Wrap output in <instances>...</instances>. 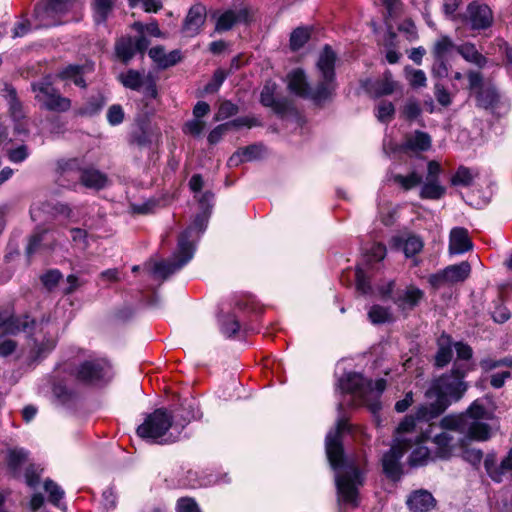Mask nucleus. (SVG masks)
Segmentation results:
<instances>
[{
  "label": "nucleus",
  "mask_w": 512,
  "mask_h": 512,
  "mask_svg": "<svg viewBox=\"0 0 512 512\" xmlns=\"http://www.w3.org/2000/svg\"><path fill=\"white\" fill-rule=\"evenodd\" d=\"M204 128H205V122L202 121L201 119L194 118L193 120L188 121L184 125L183 130L186 134H190L193 136H199L203 132Z\"/></svg>",
  "instance_id": "nucleus-56"
},
{
  "label": "nucleus",
  "mask_w": 512,
  "mask_h": 512,
  "mask_svg": "<svg viewBox=\"0 0 512 512\" xmlns=\"http://www.w3.org/2000/svg\"><path fill=\"white\" fill-rule=\"evenodd\" d=\"M368 317L373 324H382L392 320V313L388 308L374 305L370 308Z\"/></svg>",
  "instance_id": "nucleus-41"
},
{
  "label": "nucleus",
  "mask_w": 512,
  "mask_h": 512,
  "mask_svg": "<svg viewBox=\"0 0 512 512\" xmlns=\"http://www.w3.org/2000/svg\"><path fill=\"white\" fill-rule=\"evenodd\" d=\"M115 49L118 58L127 63L135 54L134 39L131 37L120 39Z\"/></svg>",
  "instance_id": "nucleus-36"
},
{
  "label": "nucleus",
  "mask_w": 512,
  "mask_h": 512,
  "mask_svg": "<svg viewBox=\"0 0 512 512\" xmlns=\"http://www.w3.org/2000/svg\"><path fill=\"white\" fill-rule=\"evenodd\" d=\"M149 56L160 68H168L181 60V53L179 50H173L166 53L162 46L151 48L149 50Z\"/></svg>",
  "instance_id": "nucleus-26"
},
{
  "label": "nucleus",
  "mask_w": 512,
  "mask_h": 512,
  "mask_svg": "<svg viewBox=\"0 0 512 512\" xmlns=\"http://www.w3.org/2000/svg\"><path fill=\"white\" fill-rule=\"evenodd\" d=\"M238 112V107L230 101L221 103L218 112L215 115V120L220 121L227 119Z\"/></svg>",
  "instance_id": "nucleus-52"
},
{
  "label": "nucleus",
  "mask_w": 512,
  "mask_h": 512,
  "mask_svg": "<svg viewBox=\"0 0 512 512\" xmlns=\"http://www.w3.org/2000/svg\"><path fill=\"white\" fill-rule=\"evenodd\" d=\"M74 5V0H46V4L37 5L34 12L39 26L49 27L60 24L59 18L70 11Z\"/></svg>",
  "instance_id": "nucleus-12"
},
{
  "label": "nucleus",
  "mask_w": 512,
  "mask_h": 512,
  "mask_svg": "<svg viewBox=\"0 0 512 512\" xmlns=\"http://www.w3.org/2000/svg\"><path fill=\"white\" fill-rule=\"evenodd\" d=\"M104 101L101 96L90 98L85 105L75 111L79 116H93L103 107Z\"/></svg>",
  "instance_id": "nucleus-39"
},
{
  "label": "nucleus",
  "mask_w": 512,
  "mask_h": 512,
  "mask_svg": "<svg viewBox=\"0 0 512 512\" xmlns=\"http://www.w3.org/2000/svg\"><path fill=\"white\" fill-rule=\"evenodd\" d=\"M481 367L485 370H492L499 366H512V358H504L501 360L484 359L480 363Z\"/></svg>",
  "instance_id": "nucleus-59"
},
{
  "label": "nucleus",
  "mask_w": 512,
  "mask_h": 512,
  "mask_svg": "<svg viewBox=\"0 0 512 512\" xmlns=\"http://www.w3.org/2000/svg\"><path fill=\"white\" fill-rule=\"evenodd\" d=\"M141 438L151 439L158 443H172L179 439L174 430L172 416L165 409H156L149 414L145 421L137 428Z\"/></svg>",
  "instance_id": "nucleus-9"
},
{
  "label": "nucleus",
  "mask_w": 512,
  "mask_h": 512,
  "mask_svg": "<svg viewBox=\"0 0 512 512\" xmlns=\"http://www.w3.org/2000/svg\"><path fill=\"white\" fill-rule=\"evenodd\" d=\"M420 113L421 108L419 104L412 100L408 101L403 108V114L409 120L416 119Z\"/></svg>",
  "instance_id": "nucleus-58"
},
{
  "label": "nucleus",
  "mask_w": 512,
  "mask_h": 512,
  "mask_svg": "<svg viewBox=\"0 0 512 512\" xmlns=\"http://www.w3.org/2000/svg\"><path fill=\"white\" fill-rule=\"evenodd\" d=\"M28 155L29 152L25 145H21L9 151V159L15 163L24 161L28 157Z\"/></svg>",
  "instance_id": "nucleus-60"
},
{
  "label": "nucleus",
  "mask_w": 512,
  "mask_h": 512,
  "mask_svg": "<svg viewBox=\"0 0 512 512\" xmlns=\"http://www.w3.org/2000/svg\"><path fill=\"white\" fill-rule=\"evenodd\" d=\"M463 451L462 458L473 466H478L483 458V453L480 449L465 448L462 443Z\"/></svg>",
  "instance_id": "nucleus-51"
},
{
  "label": "nucleus",
  "mask_w": 512,
  "mask_h": 512,
  "mask_svg": "<svg viewBox=\"0 0 512 512\" xmlns=\"http://www.w3.org/2000/svg\"><path fill=\"white\" fill-rule=\"evenodd\" d=\"M490 412L480 400H475L464 414L448 415L441 419V426L459 430V434L470 440L486 441L490 438V427L483 420L489 419Z\"/></svg>",
  "instance_id": "nucleus-5"
},
{
  "label": "nucleus",
  "mask_w": 512,
  "mask_h": 512,
  "mask_svg": "<svg viewBox=\"0 0 512 512\" xmlns=\"http://www.w3.org/2000/svg\"><path fill=\"white\" fill-rule=\"evenodd\" d=\"M459 17L463 22L468 23L473 30L487 29L493 23L492 10L487 5L477 2H471L467 6L465 14Z\"/></svg>",
  "instance_id": "nucleus-16"
},
{
  "label": "nucleus",
  "mask_w": 512,
  "mask_h": 512,
  "mask_svg": "<svg viewBox=\"0 0 512 512\" xmlns=\"http://www.w3.org/2000/svg\"><path fill=\"white\" fill-rule=\"evenodd\" d=\"M26 459L27 452L24 449L10 450L8 454V466L14 473H16Z\"/></svg>",
  "instance_id": "nucleus-45"
},
{
  "label": "nucleus",
  "mask_w": 512,
  "mask_h": 512,
  "mask_svg": "<svg viewBox=\"0 0 512 512\" xmlns=\"http://www.w3.org/2000/svg\"><path fill=\"white\" fill-rule=\"evenodd\" d=\"M391 245L395 249L403 250L406 257H412L421 252L424 243L423 240L414 234L403 233L394 236L391 240Z\"/></svg>",
  "instance_id": "nucleus-21"
},
{
  "label": "nucleus",
  "mask_w": 512,
  "mask_h": 512,
  "mask_svg": "<svg viewBox=\"0 0 512 512\" xmlns=\"http://www.w3.org/2000/svg\"><path fill=\"white\" fill-rule=\"evenodd\" d=\"M75 375L80 382L98 385L109 381L111 368L105 359L90 358L78 365Z\"/></svg>",
  "instance_id": "nucleus-11"
},
{
  "label": "nucleus",
  "mask_w": 512,
  "mask_h": 512,
  "mask_svg": "<svg viewBox=\"0 0 512 512\" xmlns=\"http://www.w3.org/2000/svg\"><path fill=\"white\" fill-rule=\"evenodd\" d=\"M423 296L421 289L411 285L397 291L394 302L402 310H411L419 304Z\"/></svg>",
  "instance_id": "nucleus-23"
},
{
  "label": "nucleus",
  "mask_w": 512,
  "mask_h": 512,
  "mask_svg": "<svg viewBox=\"0 0 512 512\" xmlns=\"http://www.w3.org/2000/svg\"><path fill=\"white\" fill-rule=\"evenodd\" d=\"M181 412L180 416L182 418V422L174 425V430H176L178 434L181 433L186 424L200 416L197 403L193 399H186L181 404Z\"/></svg>",
  "instance_id": "nucleus-33"
},
{
  "label": "nucleus",
  "mask_w": 512,
  "mask_h": 512,
  "mask_svg": "<svg viewBox=\"0 0 512 512\" xmlns=\"http://www.w3.org/2000/svg\"><path fill=\"white\" fill-rule=\"evenodd\" d=\"M114 7V0H94L92 4L94 21L104 23Z\"/></svg>",
  "instance_id": "nucleus-35"
},
{
  "label": "nucleus",
  "mask_w": 512,
  "mask_h": 512,
  "mask_svg": "<svg viewBox=\"0 0 512 512\" xmlns=\"http://www.w3.org/2000/svg\"><path fill=\"white\" fill-rule=\"evenodd\" d=\"M348 428L344 419H339L336 428L326 436V454L331 467L336 470L335 484L339 509L359 505L358 489L363 480L359 468L353 461H344L341 434Z\"/></svg>",
  "instance_id": "nucleus-1"
},
{
  "label": "nucleus",
  "mask_w": 512,
  "mask_h": 512,
  "mask_svg": "<svg viewBox=\"0 0 512 512\" xmlns=\"http://www.w3.org/2000/svg\"><path fill=\"white\" fill-rule=\"evenodd\" d=\"M386 256V247L381 243H375L371 246L366 254L367 262H379L382 261Z\"/></svg>",
  "instance_id": "nucleus-50"
},
{
  "label": "nucleus",
  "mask_w": 512,
  "mask_h": 512,
  "mask_svg": "<svg viewBox=\"0 0 512 512\" xmlns=\"http://www.w3.org/2000/svg\"><path fill=\"white\" fill-rule=\"evenodd\" d=\"M78 181L87 188L101 189L106 185L107 178L98 170L85 167L81 172Z\"/></svg>",
  "instance_id": "nucleus-30"
},
{
  "label": "nucleus",
  "mask_w": 512,
  "mask_h": 512,
  "mask_svg": "<svg viewBox=\"0 0 512 512\" xmlns=\"http://www.w3.org/2000/svg\"><path fill=\"white\" fill-rule=\"evenodd\" d=\"M84 73V66L69 65L58 73V77L65 82H72L78 87L85 88Z\"/></svg>",
  "instance_id": "nucleus-32"
},
{
  "label": "nucleus",
  "mask_w": 512,
  "mask_h": 512,
  "mask_svg": "<svg viewBox=\"0 0 512 512\" xmlns=\"http://www.w3.org/2000/svg\"><path fill=\"white\" fill-rule=\"evenodd\" d=\"M221 329L225 335L230 337L238 332L240 324L234 316L228 315L222 320Z\"/></svg>",
  "instance_id": "nucleus-53"
},
{
  "label": "nucleus",
  "mask_w": 512,
  "mask_h": 512,
  "mask_svg": "<svg viewBox=\"0 0 512 512\" xmlns=\"http://www.w3.org/2000/svg\"><path fill=\"white\" fill-rule=\"evenodd\" d=\"M409 509L413 512H427L435 505L432 494L425 490L414 492L407 500Z\"/></svg>",
  "instance_id": "nucleus-27"
},
{
  "label": "nucleus",
  "mask_w": 512,
  "mask_h": 512,
  "mask_svg": "<svg viewBox=\"0 0 512 512\" xmlns=\"http://www.w3.org/2000/svg\"><path fill=\"white\" fill-rule=\"evenodd\" d=\"M207 218L204 215H198L193 223L179 236L176 252L173 254L171 261L154 262L148 264L149 272L156 278L165 280L171 274H174L186 265L194 255V245L189 240L193 232L201 233L205 230Z\"/></svg>",
  "instance_id": "nucleus-6"
},
{
  "label": "nucleus",
  "mask_w": 512,
  "mask_h": 512,
  "mask_svg": "<svg viewBox=\"0 0 512 512\" xmlns=\"http://www.w3.org/2000/svg\"><path fill=\"white\" fill-rule=\"evenodd\" d=\"M442 431L433 436L432 441L436 445V454L439 458H450L458 446L460 440H456L453 433H459V430L442 427Z\"/></svg>",
  "instance_id": "nucleus-17"
},
{
  "label": "nucleus",
  "mask_w": 512,
  "mask_h": 512,
  "mask_svg": "<svg viewBox=\"0 0 512 512\" xmlns=\"http://www.w3.org/2000/svg\"><path fill=\"white\" fill-rule=\"evenodd\" d=\"M124 119V111L120 105H112L107 112L108 122L115 126L122 123Z\"/></svg>",
  "instance_id": "nucleus-57"
},
{
  "label": "nucleus",
  "mask_w": 512,
  "mask_h": 512,
  "mask_svg": "<svg viewBox=\"0 0 512 512\" xmlns=\"http://www.w3.org/2000/svg\"><path fill=\"white\" fill-rule=\"evenodd\" d=\"M473 247L468 231L462 227H455L450 232L449 252L450 254H463Z\"/></svg>",
  "instance_id": "nucleus-24"
},
{
  "label": "nucleus",
  "mask_w": 512,
  "mask_h": 512,
  "mask_svg": "<svg viewBox=\"0 0 512 512\" xmlns=\"http://www.w3.org/2000/svg\"><path fill=\"white\" fill-rule=\"evenodd\" d=\"M337 56L330 46L326 45L319 54L317 69L319 82L315 88H310L306 76L301 69H296L287 75L288 89L295 95L322 102L329 99L336 89L335 62Z\"/></svg>",
  "instance_id": "nucleus-3"
},
{
  "label": "nucleus",
  "mask_w": 512,
  "mask_h": 512,
  "mask_svg": "<svg viewBox=\"0 0 512 512\" xmlns=\"http://www.w3.org/2000/svg\"><path fill=\"white\" fill-rule=\"evenodd\" d=\"M365 89L374 97L390 95L399 89V83L393 80L390 71H385L382 78L377 80H367L364 83Z\"/></svg>",
  "instance_id": "nucleus-19"
},
{
  "label": "nucleus",
  "mask_w": 512,
  "mask_h": 512,
  "mask_svg": "<svg viewBox=\"0 0 512 512\" xmlns=\"http://www.w3.org/2000/svg\"><path fill=\"white\" fill-rule=\"evenodd\" d=\"M492 318L497 323H504L510 318V312L504 305L499 304L494 308Z\"/></svg>",
  "instance_id": "nucleus-61"
},
{
  "label": "nucleus",
  "mask_w": 512,
  "mask_h": 512,
  "mask_svg": "<svg viewBox=\"0 0 512 512\" xmlns=\"http://www.w3.org/2000/svg\"><path fill=\"white\" fill-rule=\"evenodd\" d=\"M44 488L49 494V501L55 506H59V502L64 495V491L53 481L47 480Z\"/></svg>",
  "instance_id": "nucleus-49"
},
{
  "label": "nucleus",
  "mask_w": 512,
  "mask_h": 512,
  "mask_svg": "<svg viewBox=\"0 0 512 512\" xmlns=\"http://www.w3.org/2000/svg\"><path fill=\"white\" fill-rule=\"evenodd\" d=\"M85 168L83 159L67 158L57 161V173L64 181L77 182Z\"/></svg>",
  "instance_id": "nucleus-22"
},
{
  "label": "nucleus",
  "mask_w": 512,
  "mask_h": 512,
  "mask_svg": "<svg viewBox=\"0 0 512 512\" xmlns=\"http://www.w3.org/2000/svg\"><path fill=\"white\" fill-rule=\"evenodd\" d=\"M339 388L344 393H350L360 404L367 406L373 413L380 410V397L386 388V381L364 379L361 374L349 372L339 380Z\"/></svg>",
  "instance_id": "nucleus-8"
},
{
  "label": "nucleus",
  "mask_w": 512,
  "mask_h": 512,
  "mask_svg": "<svg viewBox=\"0 0 512 512\" xmlns=\"http://www.w3.org/2000/svg\"><path fill=\"white\" fill-rule=\"evenodd\" d=\"M476 177V173H474L471 169L460 166L456 173L451 178V184L453 186H470Z\"/></svg>",
  "instance_id": "nucleus-38"
},
{
  "label": "nucleus",
  "mask_w": 512,
  "mask_h": 512,
  "mask_svg": "<svg viewBox=\"0 0 512 512\" xmlns=\"http://www.w3.org/2000/svg\"><path fill=\"white\" fill-rule=\"evenodd\" d=\"M177 512H201L198 504L193 498L183 497L177 501Z\"/></svg>",
  "instance_id": "nucleus-54"
},
{
  "label": "nucleus",
  "mask_w": 512,
  "mask_h": 512,
  "mask_svg": "<svg viewBox=\"0 0 512 512\" xmlns=\"http://www.w3.org/2000/svg\"><path fill=\"white\" fill-rule=\"evenodd\" d=\"M393 181L399 184L404 190H410L422 182V176L416 171L404 176L397 174L393 176Z\"/></svg>",
  "instance_id": "nucleus-40"
},
{
  "label": "nucleus",
  "mask_w": 512,
  "mask_h": 512,
  "mask_svg": "<svg viewBox=\"0 0 512 512\" xmlns=\"http://www.w3.org/2000/svg\"><path fill=\"white\" fill-rule=\"evenodd\" d=\"M71 238L75 246L81 250H86L90 246V241L94 239L86 230L81 228H72L70 230Z\"/></svg>",
  "instance_id": "nucleus-42"
},
{
  "label": "nucleus",
  "mask_w": 512,
  "mask_h": 512,
  "mask_svg": "<svg viewBox=\"0 0 512 512\" xmlns=\"http://www.w3.org/2000/svg\"><path fill=\"white\" fill-rule=\"evenodd\" d=\"M457 46L450 37H439L432 48V55L434 57V64L432 73L439 78L448 76L449 65L448 60L454 51H457Z\"/></svg>",
  "instance_id": "nucleus-14"
},
{
  "label": "nucleus",
  "mask_w": 512,
  "mask_h": 512,
  "mask_svg": "<svg viewBox=\"0 0 512 512\" xmlns=\"http://www.w3.org/2000/svg\"><path fill=\"white\" fill-rule=\"evenodd\" d=\"M408 417L415 420L417 430L422 432L421 438L417 441H413L412 446L408 449V451L412 450L409 457V464L413 467L423 466L427 464L430 459L429 449L424 446L423 443L431 436V433L435 428V424L430 423V421L418 420L416 418V413L409 415Z\"/></svg>",
  "instance_id": "nucleus-13"
},
{
  "label": "nucleus",
  "mask_w": 512,
  "mask_h": 512,
  "mask_svg": "<svg viewBox=\"0 0 512 512\" xmlns=\"http://www.w3.org/2000/svg\"><path fill=\"white\" fill-rule=\"evenodd\" d=\"M61 278L62 274L58 270H50L42 275L41 281L48 290H52L57 286Z\"/></svg>",
  "instance_id": "nucleus-55"
},
{
  "label": "nucleus",
  "mask_w": 512,
  "mask_h": 512,
  "mask_svg": "<svg viewBox=\"0 0 512 512\" xmlns=\"http://www.w3.org/2000/svg\"><path fill=\"white\" fill-rule=\"evenodd\" d=\"M470 272V264L467 261H463L456 265H450L439 273L430 275L429 283L433 287L439 288L445 284L463 282L468 278Z\"/></svg>",
  "instance_id": "nucleus-15"
},
{
  "label": "nucleus",
  "mask_w": 512,
  "mask_h": 512,
  "mask_svg": "<svg viewBox=\"0 0 512 512\" xmlns=\"http://www.w3.org/2000/svg\"><path fill=\"white\" fill-rule=\"evenodd\" d=\"M478 105L483 108L492 107L498 101V93L494 88H482L477 91Z\"/></svg>",
  "instance_id": "nucleus-43"
},
{
  "label": "nucleus",
  "mask_w": 512,
  "mask_h": 512,
  "mask_svg": "<svg viewBox=\"0 0 512 512\" xmlns=\"http://www.w3.org/2000/svg\"><path fill=\"white\" fill-rule=\"evenodd\" d=\"M395 108L392 102L383 100L376 106V117L381 122H388L393 118Z\"/></svg>",
  "instance_id": "nucleus-44"
},
{
  "label": "nucleus",
  "mask_w": 512,
  "mask_h": 512,
  "mask_svg": "<svg viewBox=\"0 0 512 512\" xmlns=\"http://www.w3.org/2000/svg\"><path fill=\"white\" fill-rule=\"evenodd\" d=\"M250 17V10L246 7L227 10L218 17L215 29L218 32L230 30L236 23L249 22Z\"/></svg>",
  "instance_id": "nucleus-20"
},
{
  "label": "nucleus",
  "mask_w": 512,
  "mask_h": 512,
  "mask_svg": "<svg viewBox=\"0 0 512 512\" xmlns=\"http://www.w3.org/2000/svg\"><path fill=\"white\" fill-rule=\"evenodd\" d=\"M484 466L488 473V475L491 477V479L495 482H501L502 481V471H500V465L498 466L496 464V458L493 454H488L484 460Z\"/></svg>",
  "instance_id": "nucleus-46"
},
{
  "label": "nucleus",
  "mask_w": 512,
  "mask_h": 512,
  "mask_svg": "<svg viewBox=\"0 0 512 512\" xmlns=\"http://www.w3.org/2000/svg\"><path fill=\"white\" fill-rule=\"evenodd\" d=\"M277 85L272 81H267L260 94V102L262 105L273 109L276 113H282L287 108V103L283 99L275 97Z\"/></svg>",
  "instance_id": "nucleus-25"
},
{
  "label": "nucleus",
  "mask_w": 512,
  "mask_h": 512,
  "mask_svg": "<svg viewBox=\"0 0 512 512\" xmlns=\"http://www.w3.org/2000/svg\"><path fill=\"white\" fill-rule=\"evenodd\" d=\"M452 342L449 336L441 335L438 339V351L435 355V365L439 368L446 366L452 359Z\"/></svg>",
  "instance_id": "nucleus-31"
},
{
  "label": "nucleus",
  "mask_w": 512,
  "mask_h": 512,
  "mask_svg": "<svg viewBox=\"0 0 512 512\" xmlns=\"http://www.w3.org/2000/svg\"><path fill=\"white\" fill-rule=\"evenodd\" d=\"M206 19V9L201 4L190 8L184 20L182 34L185 37H194L201 31Z\"/></svg>",
  "instance_id": "nucleus-18"
},
{
  "label": "nucleus",
  "mask_w": 512,
  "mask_h": 512,
  "mask_svg": "<svg viewBox=\"0 0 512 512\" xmlns=\"http://www.w3.org/2000/svg\"><path fill=\"white\" fill-rule=\"evenodd\" d=\"M32 88L35 99L42 108L54 112H66L71 108V100L62 96L49 81L33 84Z\"/></svg>",
  "instance_id": "nucleus-10"
},
{
  "label": "nucleus",
  "mask_w": 512,
  "mask_h": 512,
  "mask_svg": "<svg viewBox=\"0 0 512 512\" xmlns=\"http://www.w3.org/2000/svg\"><path fill=\"white\" fill-rule=\"evenodd\" d=\"M458 360H469L472 357V349L469 345L457 342L455 345Z\"/></svg>",
  "instance_id": "nucleus-62"
},
{
  "label": "nucleus",
  "mask_w": 512,
  "mask_h": 512,
  "mask_svg": "<svg viewBox=\"0 0 512 512\" xmlns=\"http://www.w3.org/2000/svg\"><path fill=\"white\" fill-rule=\"evenodd\" d=\"M310 37L309 31L304 28L295 29L290 37V46L292 50H298L304 46Z\"/></svg>",
  "instance_id": "nucleus-47"
},
{
  "label": "nucleus",
  "mask_w": 512,
  "mask_h": 512,
  "mask_svg": "<svg viewBox=\"0 0 512 512\" xmlns=\"http://www.w3.org/2000/svg\"><path fill=\"white\" fill-rule=\"evenodd\" d=\"M0 328L7 334L27 332L32 343L30 357L33 361L46 357L56 346V329L49 321L36 323L29 316L4 318L0 312Z\"/></svg>",
  "instance_id": "nucleus-4"
},
{
  "label": "nucleus",
  "mask_w": 512,
  "mask_h": 512,
  "mask_svg": "<svg viewBox=\"0 0 512 512\" xmlns=\"http://www.w3.org/2000/svg\"><path fill=\"white\" fill-rule=\"evenodd\" d=\"M445 187L439 181L426 180L420 190V197L423 199H440L445 194Z\"/></svg>",
  "instance_id": "nucleus-37"
},
{
  "label": "nucleus",
  "mask_w": 512,
  "mask_h": 512,
  "mask_svg": "<svg viewBox=\"0 0 512 512\" xmlns=\"http://www.w3.org/2000/svg\"><path fill=\"white\" fill-rule=\"evenodd\" d=\"M466 371V368L455 362L449 374L433 380L425 392L428 403L416 408V418L420 421H431L441 415L453 401L460 400L467 390L463 381Z\"/></svg>",
  "instance_id": "nucleus-2"
},
{
  "label": "nucleus",
  "mask_w": 512,
  "mask_h": 512,
  "mask_svg": "<svg viewBox=\"0 0 512 512\" xmlns=\"http://www.w3.org/2000/svg\"><path fill=\"white\" fill-rule=\"evenodd\" d=\"M431 137L426 132L415 131L406 136L403 148L412 151H427L431 147Z\"/></svg>",
  "instance_id": "nucleus-29"
},
{
  "label": "nucleus",
  "mask_w": 512,
  "mask_h": 512,
  "mask_svg": "<svg viewBox=\"0 0 512 512\" xmlns=\"http://www.w3.org/2000/svg\"><path fill=\"white\" fill-rule=\"evenodd\" d=\"M457 53L462 56V58L471 63L478 68H483L487 64V58L481 54L475 44L471 42H465L457 46Z\"/></svg>",
  "instance_id": "nucleus-28"
},
{
  "label": "nucleus",
  "mask_w": 512,
  "mask_h": 512,
  "mask_svg": "<svg viewBox=\"0 0 512 512\" xmlns=\"http://www.w3.org/2000/svg\"><path fill=\"white\" fill-rule=\"evenodd\" d=\"M225 79V73L221 70H218L214 73L213 80L211 83L207 84L205 90L207 92H215L221 86Z\"/></svg>",
  "instance_id": "nucleus-63"
},
{
  "label": "nucleus",
  "mask_w": 512,
  "mask_h": 512,
  "mask_svg": "<svg viewBox=\"0 0 512 512\" xmlns=\"http://www.w3.org/2000/svg\"><path fill=\"white\" fill-rule=\"evenodd\" d=\"M405 75L412 87L418 88L426 85V75L422 70L405 68Z\"/></svg>",
  "instance_id": "nucleus-48"
},
{
  "label": "nucleus",
  "mask_w": 512,
  "mask_h": 512,
  "mask_svg": "<svg viewBox=\"0 0 512 512\" xmlns=\"http://www.w3.org/2000/svg\"><path fill=\"white\" fill-rule=\"evenodd\" d=\"M118 78L124 87L131 90H140L146 82V76L133 69L121 73Z\"/></svg>",
  "instance_id": "nucleus-34"
},
{
  "label": "nucleus",
  "mask_w": 512,
  "mask_h": 512,
  "mask_svg": "<svg viewBox=\"0 0 512 512\" xmlns=\"http://www.w3.org/2000/svg\"><path fill=\"white\" fill-rule=\"evenodd\" d=\"M435 96L437 101L443 106H448L451 103L450 94L441 85L435 86Z\"/></svg>",
  "instance_id": "nucleus-64"
},
{
  "label": "nucleus",
  "mask_w": 512,
  "mask_h": 512,
  "mask_svg": "<svg viewBox=\"0 0 512 512\" xmlns=\"http://www.w3.org/2000/svg\"><path fill=\"white\" fill-rule=\"evenodd\" d=\"M416 426L414 419L405 417L395 431L394 443L391 449L383 455V471L393 480H397L401 476L400 459L412 446V442L421 438L422 432L418 431Z\"/></svg>",
  "instance_id": "nucleus-7"
}]
</instances>
